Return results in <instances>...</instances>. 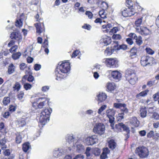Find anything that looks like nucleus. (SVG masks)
<instances>
[{
  "label": "nucleus",
  "mask_w": 159,
  "mask_h": 159,
  "mask_svg": "<svg viewBox=\"0 0 159 159\" xmlns=\"http://www.w3.org/2000/svg\"><path fill=\"white\" fill-rule=\"evenodd\" d=\"M70 65L69 62L66 61H64L62 63H59L55 70L56 80H61L62 79L66 76L67 73L70 70Z\"/></svg>",
  "instance_id": "nucleus-1"
},
{
  "label": "nucleus",
  "mask_w": 159,
  "mask_h": 159,
  "mask_svg": "<svg viewBox=\"0 0 159 159\" xmlns=\"http://www.w3.org/2000/svg\"><path fill=\"white\" fill-rule=\"evenodd\" d=\"M52 111L48 109H45L41 112L40 116L37 117L40 123L44 125L47 121H49L50 115Z\"/></svg>",
  "instance_id": "nucleus-2"
},
{
  "label": "nucleus",
  "mask_w": 159,
  "mask_h": 159,
  "mask_svg": "<svg viewBox=\"0 0 159 159\" xmlns=\"http://www.w3.org/2000/svg\"><path fill=\"white\" fill-rule=\"evenodd\" d=\"M125 77L131 84H135L137 78L134 70L130 69H128L125 71Z\"/></svg>",
  "instance_id": "nucleus-3"
},
{
  "label": "nucleus",
  "mask_w": 159,
  "mask_h": 159,
  "mask_svg": "<svg viewBox=\"0 0 159 159\" xmlns=\"http://www.w3.org/2000/svg\"><path fill=\"white\" fill-rule=\"evenodd\" d=\"M105 125L101 123L96 124L93 129V131L94 133L100 135L103 134L105 133Z\"/></svg>",
  "instance_id": "nucleus-4"
},
{
  "label": "nucleus",
  "mask_w": 159,
  "mask_h": 159,
  "mask_svg": "<svg viewBox=\"0 0 159 159\" xmlns=\"http://www.w3.org/2000/svg\"><path fill=\"white\" fill-rule=\"evenodd\" d=\"M135 151L136 152L138 153L140 157L141 158H144L147 157L148 156L149 153L148 149L144 147H139L137 148Z\"/></svg>",
  "instance_id": "nucleus-5"
},
{
  "label": "nucleus",
  "mask_w": 159,
  "mask_h": 159,
  "mask_svg": "<svg viewBox=\"0 0 159 159\" xmlns=\"http://www.w3.org/2000/svg\"><path fill=\"white\" fill-rule=\"evenodd\" d=\"M136 13L135 10L133 8H123L121 10L122 15L125 17L131 16Z\"/></svg>",
  "instance_id": "nucleus-6"
},
{
  "label": "nucleus",
  "mask_w": 159,
  "mask_h": 159,
  "mask_svg": "<svg viewBox=\"0 0 159 159\" xmlns=\"http://www.w3.org/2000/svg\"><path fill=\"white\" fill-rule=\"evenodd\" d=\"M118 61L116 58H106L105 63L107 66L109 67L115 68L118 66Z\"/></svg>",
  "instance_id": "nucleus-7"
},
{
  "label": "nucleus",
  "mask_w": 159,
  "mask_h": 159,
  "mask_svg": "<svg viewBox=\"0 0 159 159\" xmlns=\"http://www.w3.org/2000/svg\"><path fill=\"white\" fill-rule=\"evenodd\" d=\"M97 136L95 135L88 137L85 139V143L88 145H93L97 142Z\"/></svg>",
  "instance_id": "nucleus-8"
},
{
  "label": "nucleus",
  "mask_w": 159,
  "mask_h": 159,
  "mask_svg": "<svg viewBox=\"0 0 159 159\" xmlns=\"http://www.w3.org/2000/svg\"><path fill=\"white\" fill-rule=\"evenodd\" d=\"M137 32L142 35H147L151 34V31L146 27H142L137 29Z\"/></svg>",
  "instance_id": "nucleus-9"
},
{
  "label": "nucleus",
  "mask_w": 159,
  "mask_h": 159,
  "mask_svg": "<svg viewBox=\"0 0 159 159\" xmlns=\"http://www.w3.org/2000/svg\"><path fill=\"white\" fill-rule=\"evenodd\" d=\"M11 39L18 40L22 39V36L19 31L15 30L11 34Z\"/></svg>",
  "instance_id": "nucleus-10"
},
{
  "label": "nucleus",
  "mask_w": 159,
  "mask_h": 159,
  "mask_svg": "<svg viewBox=\"0 0 159 159\" xmlns=\"http://www.w3.org/2000/svg\"><path fill=\"white\" fill-rule=\"evenodd\" d=\"M37 33L40 34L45 31L44 25L43 23H37L34 24Z\"/></svg>",
  "instance_id": "nucleus-11"
},
{
  "label": "nucleus",
  "mask_w": 159,
  "mask_h": 159,
  "mask_svg": "<svg viewBox=\"0 0 159 159\" xmlns=\"http://www.w3.org/2000/svg\"><path fill=\"white\" fill-rule=\"evenodd\" d=\"M111 76L116 81H118L120 79L121 75V74L118 71L115 70L112 72L111 73Z\"/></svg>",
  "instance_id": "nucleus-12"
},
{
  "label": "nucleus",
  "mask_w": 159,
  "mask_h": 159,
  "mask_svg": "<svg viewBox=\"0 0 159 159\" xmlns=\"http://www.w3.org/2000/svg\"><path fill=\"white\" fill-rule=\"evenodd\" d=\"M73 146L76 148V151L79 153L83 152L84 149V146L79 142H76Z\"/></svg>",
  "instance_id": "nucleus-13"
},
{
  "label": "nucleus",
  "mask_w": 159,
  "mask_h": 159,
  "mask_svg": "<svg viewBox=\"0 0 159 159\" xmlns=\"http://www.w3.org/2000/svg\"><path fill=\"white\" fill-rule=\"evenodd\" d=\"M108 147L109 148L114 151L117 148V145L114 140L113 139L110 140L108 142Z\"/></svg>",
  "instance_id": "nucleus-14"
},
{
  "label": "nucleus",
  "mask_w": 159,
  "mask_h": 159,
  "mask_svg": "<svg viewBox=\"0 0 159 159\" xmlns=\"http://www.w3.org/2000/svg\"><path fill=\"white\" fill-rule=\"evenodd\" d=\"M107 97L105 93H99V94L97 95L96 99L100 102H102L105 100Z\"/></svg>",
  "instance_id": "nucleus-15"
},
{
  "label": "nucleus",
  "mask_w": 159,
  "mask_h": 159,
  "mask_svg": "<svg viewBox=\"0 0 159 159\" xmlns=\"http://www.w3.org/2000/svg\"><path fill=\"white\" fill-rule=\"evenodd\" d=\"M63 152V150L61 148H56L53 151V156L55 157H59L61 156Z\"/></svg>",
  "instance_id": "nucleus-16"
},
{
  "label": "nucleus",
  "mask_w": 159,
  "mask_h": 159,
  "mask_svg": "<svg viewBox=\"0 0 159 159\" xmlns=\"http://www.w3.org/2000/svg\"><path fill=\"white\" fill-rule=\"evenodd\" d=\"M140 116L141 117L144 118L146 117L147 110L145 107H142L140 110Z\"/></svg>",
  "instance_id": "nucleus-17"
},
{
  "label": "nucleus",
  "mask_w": 159,
  "mask_h": 159,
  "mask_svg": "<svg viewBox=\"0 0 159 159\" xmlns=\"http://www.w3.org/2000/svg\"><path fill=\"white\" fill-rule=\"evenodd\" d=\"M130 123L133 125L134 126L137 127L139 124V121L138 120L136 117H132Z\"/></svg>",
  "instance_id": "nucleus-18"
},
{
  "label": "nucleus",
  "mask_w": 159,
  "mask_h": 159,
  "mask_svg": "<svg viewBox=\"0 0 159 159\" xmlns=\"http://www.w3.org/2000/svg\"><path fill=\"white\" fill-rule=\"evenodd\" d=\"M107 88L109 91H112L116 89V85L114 83L109 82L107 84Z\"/></svg>",
  "instance_id": "nucleus-19"
},
{
  "label": "nucleus",
  "mask_w": 159,
  "mask_h": 159,
  "mask_svg": "<svg viewBox=\"0 0 159 159\" xmlns=\"http://www.w3.org/2000/svg\"><path fill=\"white\" fill-rule=\"evenodd\" d=\"M141 64L142 66H146L148 65L147 64V58L146 56H143L142 57L141 59Z\"/></svg>",
  "instance_id": "nucleus-20"
},
{
  "label": "nucleus",
  "mask_w": 159,
  "mask_h": 159,
  "mask_svg": "<svg viewBox=\"0 0 159 159\" xmlns=\"http://www.w3.org/2000/svg\"><path fill=\"white\" fill-rule=\"evenodd\" d=\"M143 17H141L139 19H138L136 20L135 22V25L136 26V29L137 31V29L138 28L139 29L141 27H140V25L142 24V21Z\"/></svg>",
  "instance_id": "nucleus-21"
},
{
  "label": "nucleus",
  "mask_w": 159,
  "mask_h": 159,
  "mask_svg": "<svg viewBox=\"0 0 159 159\" xmlns=\"http://www.w3.org/2000/svg\"><path fill=\"white\" fill-rule=\"evenodd\" d=\"M147 64L148 65L152 66L154 63L155 62V59L152 57L147 56Z\"/></svg>",
  "instance_id": "nucleus-22"
},
{
  "label": "nucleus",
  "mask_w": 159,
  "mask_h": 159,
  "mask_svg": "<svg viewBox=\"0 0 159 159\" xmlns=\"http://www.w3.org/2000/svg\"><path fill=\"white\" fill-rule=\"evenodd\" d=\"M113 106L116 108L121 109L123 107L126 106V105L125 103H115L113 104Z\"/></svg>",
  "instance_id": "nucleus-23"
},
{
  "label": "nucleus",
  "mask_w": 159,
  "mask_h": 159,
  "mask_svg": "<svg viewBox=\"0 0 159 159\" xmlns=\"http://www.w3.org/2000/svg\"><path fill=\"white\" fill-rule=\"evenodd\" d=\"M115 111L113 109H109L106 111V115L107 117L114 116Z\"/></svg>",
  "instance_id": "nucleus-24"
},
{
  "label": "nucleus",
  "mask_w": 159,
  "mask_h": 159,
  "mask_svg": "<svg viewBox=\"0 0 159 159\" xmlns=\"http://www.w3.org/2000/svg\"><path fill=\"white\" fill-rule=\"evenodd\" d=\"M23 21L21 19L16 20L15 22V25L16 27L20 28L23 25Z\"/></svg>",
  "instance_id": "nucleus-25"
},
{
  "label": "nucleus",
  "mask_w": 159,
  "mask_h": 159,
  "mask_svg": "<svg viewBox=\"0 0 159 159\" xmlns=\"http://www.w3.org/2000/svg\"><path fill=\"white\" fill-rule=\"evenodd\" d=\"M30 147V143H26L23 144L22 149L24 152H26L29 149Z\"/></svg>",
  "instance_id": "nucleus-26"
},
{
  "label": "nucleus",
  "mask_w": 159,
  "mask_h": 159,
  "mask_svg": "<svg viewBox=\"0 0 159 159\" xmlns=\"http://www.w3.org/2000/svg\"><path fill=\"white\" fill-rule=\"evenodd\" d=\"M74 140V138L73 137V136L70 135L67 136L66 138V141H67L70 144L72 143V146H73V145H74L73 143Z\"/></svg>",
  "instance_id": "nucleus-27"
},
{
  "label": "nucleus",
  "mask_w": 159,
  "mask_h": 159,
  "mask_svg": "<svg viewBox=\"0 0 159 159\" xmlns=\"http://www.w3.org/2000/svg\"><path fill=\"white\" fill-rule=\"evenodd\" d=\"M91 152L95 156H99L100 153V150L97 148L93 149Z\"/></svg>",
  "instance_id": "nucleus-28"
},
{
  "label": "nucleus",
  "mask_w": 159,
  "mask_h": 159,
  "mask_svg": "<svg viewBox=\"0 0 159 159\" xmlns=\"http://www.w3.org/2000/svg\"><path fill=\"white\" fill-rule=\"evenodd\" d=\"M111 39L109 37L106 36V37L103 40V42L106 45H108L111 43Z\"/></svg>",
  "instance_id": "nucleus-29"
},
{
  "label": "nucleus",
  "mask_w": 159,
  "mask_h": 159,
  "mask_svg": "<svg viewBox=\"0 0 159 159\" xmlns=\"http://www.w3.org/2000/svg\"><path fill=\"white\" fill-rule=\"evenodd\" d=\"M6 143L5 140L3 139L0 140V146H2L1 148L2 150L5 149L7 147V146L5 145Z\"/></svg>",
  "instance_id": "nucleus-30"
},
{
  "label": "nucleus",
  "mask_w": 159,
  "mask_h": 159,
  "mask_svg": "<svg viewBox=\"0 0 159 159\" xmlns=\"http://www.w3.org/2000/svg\"><path fill=\"white\" fill-rule=\"evenodd\" d=\"M22 140V137L21 135L19 133L16 134V142L17 143H20Z\"/></svg>",
  "instance_id": "nucleus-31"
},
{
  "label": "nucleus",
  "mask_w": 159,
  "mask_h": 159,
  "mask_svg": "<svg viewBox=\"0 0 159 159\" xmlns=\"http://www.w3.org/2000/svg\"><path fill=\"white\" fill-rule=\"evenodd\" d=\"M10 61V59L9 58H7L6 59L5 61H4V63L5 66H6L8 64H9L8 65V73L10 74V64H9V62Z\"/></svg>",
  "instance_id": "nucleus-32"
},
{
  "label": "nucleus",
  "mask_w": 159,
  "mask_h": 159,
  "mask_svg": "<svg viewBox=\"0 0 159 159\" xmlns=\"http://www.w3.org/2000/svg\"><path fill=\"white\" fill-rule=\"evenodd\" d=\"M21 55V53L20 52H16L14 54L13 53L12 55V57L13 59L16 60L19 58Z\"/></svg>",
  "instance_id": "nucleus-33"
},
{
  "label": "nucleus",
  "mask_w": 159,
  "mask_h": 159,
  "mask_svg": "<svg viewBox=\"0 0 159 159\" xmlns=\"http://www.w3.org/2000/svg\"><path fill=\"white\" fill-rule=\"evenodd\" d=\"M114 42L116 44V45L114 46L113 48L112 49L113 53L115 51H116L120 50V47H119V46H120V45L118 44V42L117 41H115Z\"/></svg>",
  "instance_id": "nucleus-34"
},
{
  "label": "nucleus",
  "mask_w": 159,
  "mask_h": 159,
  "mask_svg": "<svg viewBox=\"0 0 159 159\" xmlns=\"http://www.w3.org/2000/svg\"><path fill=\"white\" fill-rule=\"evenodd\" d=\"M148 89L146 90H145L142 91L139 94L137 95V97H139V96H145L147 95L148 93Z\"/></svg>",
  "instance_id": "nucleus-35"
},
{
  "label": "nucleus",
  "mask_w": 159,
  "mask_h": 159,
  "mask_svg": "<svg viewBox=\"0 0 159 159\" xmlns=\"http://www.w3.org/2000/svg\"><path fill=\"white\" fill-rule=\"evenodd\" d=\"M10 102V98L9 97H5L3 101V103L4 105H7Z\"/></svg>",
  "instance_id": "nucleus-36"
},
{
  "label": "nucleus",
  "mask_w": 159,
  "mask_h": 159,
  "mask_svg": "<svg viewBox=\"0 0 159 159\" xmlns=\"http://www.w3.org/2000/svg\"><path fill=\"white\" fill-rule=\"evenodd\" d=\"M120 29L118 27H114L110 31L109 33L110 34L116 33Z\"/></svg>",
  "instance_id": "nucleus-37"
},
{
  "label": "nucleus",
  "mask_w": 159,
  "mask_h": 159,
  "mask_svg": "<svg viewBox=\"0 0 159 159\" xmlns=\"http://www.w3.org/2000/svg\"><path fill=\"white\" fill-rule=\"evenodd\" d=\"M153 98L155 101H158L159 104V93H157L154 94L153 96Z\"/></svg>",
  "instance_id": "nucleus-38"
},
{
  "label": "nucleus",
  "mask_w": 159,
  "mask_h": 159,
  "mask_svg": "<svg viewBox=\"0 0 159 159\" xmlns=\"http://www.w3.org/2000/svg\"><path fill=\"white\" fill-rule=\"evenodd\" d=\"M32 87V85L29 83H25L24 85V89L26 90L30 89Z\"/></svg>",
  "instance_id": "nucleus-39"
},
{
  "label": "nucleus",
  "mask_w": 159,
  "mask_h": 159,
  "mask_svg": "<svg viewBox=\"0 0 159 159\" xmlns=\"http://www.w3.org/2000/svg\"><path fill=\"white\" fill-rule=\"evenodd\" d=\"M136 40V42L137 44L139 46L141 45L143 43L142 38L140 36H139L138 38Z\"/></svg>",
  "instance_id": "nucleus-40"
},
{
  "label": "nucleus",
  "mask_w": 159,
  "mask_h": 159,
  "mask_svg": "<svg viewBox=\"0 0 159 159\" xmlns=\"http://www.w3.org/2000/svg\"><path fill=\"white\" fill-rule=\"evenodd\" d=\"M107 107V106L106 105H102L101 107L98 109V113L100 115H101L102 112L104 110L106 109Z\"/></svg>",
  "instance_id": "nucleus-41"
},
{
  "label": "nucleus",
  "mask_w": 159,
  "mask_h": 159,
  "mask_svg": "<svg viewBox=\"0 0 159 159\" xmlns=\"http://www.w3.org/2000/svg\"><path fill=\"white\" fill-rule=\"evenodd\" d=\"M91 151V148L90 147H87L85 152V154H86V156L89 159V157L90 156V152Z\"/></svg>",
  "instance_id": "nucleus-42"
},
{
  "label": "nucleus",
  "mask_w": 159,
  "mask_h": 159,
  "mask_svg": "<svg viewBox=\"0 0 159 159\" xmlns=\"http://www.w3.org/2000/svg\"><path fill=\"white\" fill-rule=\"evenodd\" d=\"M126 5L128 8H131L133 7L132 1L131 0H126Z\"/></svg>",
  "instance_id": "nucleus-43"
},
{
  "label": "nucleus",
  "mask_w": 159,
  "mask_h": 159,
  "mask_svg": "<svg viewBox=\"0 0 159 159\" xmlns=\"http://www.w3.org/2000/svg\"><path fill=\"white\" fill-rule=\"evenodd\" d=\"M112 53V50L109 47L107 48L105 51V54L108 55H111Z\"/></svg>",
  "instance_id": "nucleus-44"
},
{
  "label": "nucleus",
  "mask_w": 159,
  "mask_h": 159,
  "mask_svg": "<svg viewBox=\"0 0 159 159\" xmlns=\"http://www.w3.org/2000/svg\"><path fill=\"white\" fill-rule=\"evenodd\" d=\"M121 111L123 112L121 114L124 115L125 113L126 114L128 112V109L126 108V106L123 107L122 108L120 109Z\"/></svg>",
  "instance_id": "nucleus-45"
},
{
  "label": "nucleus",
  "mask_w": 159,
  "mask_h": 159,
  "mask_svg": "<svg viewBox=\"0 0 159 159\" xmlns=\"http://www.w3.org/2000/svg\"><path fill=\"white\" fill-rule=\"evenodd\" d=\"M21 87L20 85L18 83H16L13 86V88L14 90H17L18 91Z\"/></svg>",
  "instance_id": "nucleus-46"
},
{
  "label": "nucleus",
  "mask_w": 159,
  "mask_h": 159,
  "mask_svg": "<svg viewBox=\"0 0 159 159\" xmlns=\"http://www.w3.org/2000/svg\"><path fill=\"white\" fill-rule=\"evenodd\" d=\"M99 14L101 18L104 19L106 18V14L105 13V11L103 10L101 11H99Z\"/></svg>",
  "instance_id": "nucleus-47"
},
{
  "label": "nucleus",
  "mask_w": 159,
  "mask_h": 159,
  "mask_svg": "<svg viewBox=\"0 0 159 159\" xmlns=\"http://www.w3.org/2000/svg\"><path fill=\"white\" fill-rule=\"evenodd\" d=\"M147 53L150 55H152L154 53V51L150 48H146L145 49Z\"/></svg>",
  "instance_id": "nucleus-48"
},
{
  "label": "nucleus",
  "mask_w": 159,
  "mask_h": 159,
  "mask_svg": "<svg viewBox=\"0 0 159 159\" xmlns=\"http://www.w3.org/2000/svg\"><path fill=\"white\" fill-rule=\"evenodd\" d=\"M114 116H108L107 117L109 119V122L110 123H111V126H112V125L113 124L114 125Z\"/></svg>",
  "instance_id": "nucleus-49"
},
{
  "label": "nucleus",
  "mask_w": 159,
  "mask_h": 159,
  "mask_svg": "<svg viewBox=\"0 0 159 159\" xmlns=\"http://www.w3.org/2000/svg\"><path fill=\"white\" fill-rule=\"evenodd\" d=\"M137 50L135 47H133L130 50V52L132 55H135L137 52Z\"/></svg>",
  "instance_id": "nucleus-50"
},
{
  "label": "nucleus",
  "mask_w": 159,
  "mask_h": 159,
  "mask_svg": "<svg viewBox=\"0 0 159 159\" xmlns=\"http://www.w3.org/2000/svg\"><path fill=\"white\" fill-rule=\"evenodd\" d=\"M124 115L123 114H120L117 117L116 119L117 121H120L124 118Z\"/></svg>",
  "instance_id": "nucleus-51"
},
{
  "label": "nucleus",
  "mask_w": 159,
  "mask_h": 159,
  "mask_svg": "<svg viewBox=\"0 0 159 159\" xmlns=\"http://www.w3.org/2000/svg\"><path fill=\"white\" fill-rule=\"evenodd\" d=\"M85 14L86 15L88 16L89 18V19H92L93 16V14L92 13L89 11H87L85 13Z\"/></svg>",
  "instance_id": "nucleus-52"
},
{
  "label": "nucleus",
  "mask_w": 159,
  "mask_h": 159,
  "mask_svg": "<svg viewBox=\"0 0 159 159\" xmlns=\"http://www.w3.org/2000/svg\"><path fill=\"white\" fill-rule=\"evenodd\" d=\"M112 38L114 39H121V36L119 34H114Z\"/></svg>",
  "instance_id": "nucleus-53"
},
{
  "label": "nucleus",
  "mask_w": 159,
  "mask_h": 159,
  "mask_svg": "<svg viewBox=\"0 0 159 159\" xmlns=\"http://www.w3.org/2000/svg\"><path fill=\"white\" fill-rule=\"evenodd\" d=\"M24 95V93L23 91H21L18 95V98L19 100H20L22 98Z\"/></svg>",
  "instance_id": "nucleus-54"
},
{
  "label": "nucleus",
  "mask_w": 159,
  "mask_h": 159,
  "mask_svg": "<svg viewBox=\"0 0 159 159\" xmlns=\"http://www.w3.org/2000/svg\"><path fill=\"white\" fill-rule=\"evenodd\" d=\"M18 123L19 126H23L26 124L25 122L24 119H22L19 121Z\"/></svg>",
  "instance_id": "nucleus-55"
},
{
  "label": "nucleus",
  "mask_w": 159,
  "mask_h": 159,
  "mask_svg": "<svg viewBox=\"0 0 159 159\" xmlns=\"http://www.w3.org/2000/svg\"><path fill=\"white\" fill-rule=\"evenodd\" d=\"M18 47L17 45L13 46L11 48V53H13V52H16Z\"/></svg>",
  "instance_id": "nucleus-56"
},
{
  "label": "nucleus",
  "mask_w": 159,
  "mask_h": 159,
  "mask_svg": "<svg viewBox=\"0 0 159 159\" xmlns=\"http://www.w3.org/2000/svg\"><path fill=\"white\" fill-rule=\"evenodd\" d=\"M41 65L37 64H35L34 66V69L36 71H38L41 69Z\"/></svg>",
  "instance_id": "nucleus-57"
},
{
  "label": "nucleus",
  "mask_w": 159,
  "mask_h": 159,
  "mask_svg": "<svg viewBox=\"0 0 159 159\" xmlns=\"http://www.w3.org/2000/svg\"><path fill=\"white\" fill-rule=\"evenodd\" d=\"M79 52H80V51L79 50H75V51H74L73 52V53L71 55L72 57L73 58V57H75L76 56H77L78 55Z\"/></svg>",
  "instance_id": "nucleus-58"
},
{
  "label": "nucleus",
  "mask_w": 159,
  "mask_h": 159,
  "mask_svg": "<svg viewBox=\"0 0 159 159\" xmlns=\"http://www.w3.org/2000/svg\"><path fill=\"white\" fill-rule=\"evenodd\" d=\"M154 132L153 131H150L147 134V136L150 138L154 136Z\"/></svg>",
  "instance_id": "nucleus-59"
},
{
  "label": "nucleus",
  "mask_w": 159,
  "mask_h": 159,
  "mask_svg": "<svg viewBox=\"0 0 159 159\" xmlns=\"http://www.w3.org/2000/svg\"><path fill=\"white\" fill-rule=\"evenodd\" d=\"M94 69L96 70L97 71H99L102 69V66L101 65L98 64H96L94 66Z\"/></svg>",
  "instance_id": "nucleus-60"
},
{
  "label": "nucleus",
  "mask_w": 159,
  "mask_h": 159,
  "mask_svg": "<svg viewBox=\"0 0 159 159\" xmlns=\"http://www.w3.org/2000/svg\"><path fill=\"white\" fill-rule=\"evenodd\" d=\"M125 125L123 124V123H119L117 124H116L115 126L117 128H121L123 129V127H124V126H125Z\"/></svg>",
  "instance_id": "nucleus-61"
},
{
  "label": "nucleus",
  "mask_w": 159,
  "mask_h": 159,
  "mask_svg": "<svg viewBox=\"0 0 159 159\" xmlns=\"http://www.w3.org/2000/svg\"><path fill=\"white\" fill-rule=\"evenodd\" d=\"M34 80V77L31 75H29L27 78V80L29 82H32Z\"/></svg>",
  "instance_id": "nucleus-62"
},
{
  "label": "nucleus",
  "mask_w": 159,
  "mask_h": 159,
  "mask_svg": "<svg viewBox=\"0 0 159 159\" xmlns=\"http://www.w3.org/2000/svg\"><path fill=\"white\" fill-rule=\"evenodd\" d=\"M119 47H120V50L121 49H123V50H126L127 48V46L125 44L120 45V46H119Z\"/></svg>",
  "instance_id": "nucleus-63"
},
{
  "label": "nucleus",
  "mask_w": 159,
  "mask_h": 159,
  "mask_svg": "<svg viewBox=\"0 0 159 159\" xmlns=\"http://www.w3.org/2000/svg\"><path fill=\"white\" fill-rule=\"evenodd\" d=\"M123 130L126 131L127 134H129V133L130 130L129 129V128L126 126L125 125V126H124V127H123Z\"/></svg>",
  "instance_id": "nucleus-64"
}]
</instances>
